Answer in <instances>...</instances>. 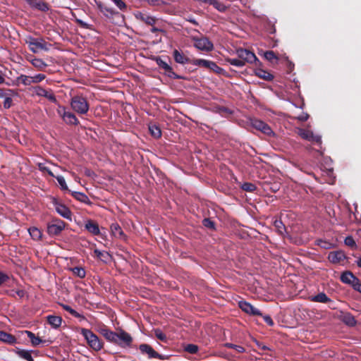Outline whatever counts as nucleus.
<instances>
[{
	"mask_svg": "<svg viewBox=\"0 0 361 361\" xmlns=\"http://www.w3.org/2000/svg\"><path fill=\"white\" fill-rule=\"evenodd\" d=\"M310 301L315 302H321V303H329V307L331 308H334L332 307V305L334 304V301L329 298L326 293H319L317 295L311 296L310 298Z\"/></svg>",
	"mask_w": 361,
	"mask_h": 361,
	"instance_id": "nucleus-18",
	"label": "nucleus"
},
{
	"mask_svg": "<svg viewBox=\"0 0 361 361\" xmlns=\"http://www.w3.org/2000/svg\"><path fill=\"white\" fill-rule=\"evenodd\" d=\"M46 78V75L44 74H37L35 76H32V83H38L41 81L44 80Z\"/></svg>",
	"mask_w": 361,
	"mask_h": 361,
	"instance_id": "nucleus-54",
	"label": "nucleus"
},
{
	"mask_svg": "<svg viewBox=\"0 0 361 361\" xmlns=\"http://www.w3.org/2000/svg\"><path fill=\"white\" fill-rule=\"evenodd\" d=\"M80 334L86 340L89 346L95 351H99L103 348V342L90 329L82 328Z\"/></svg>",
	"mask_w": 361,
	"mask_h": 361,
	"instance_id": "nucleus-3",
	"label": "nucleus"
},
{
	"mask_svg": "<svg viewBox=\"0 0 361 361\" xmlns=\"http://www.w3.org/2000/svg\"><path fill=\"white\" fill-rule=\"evenodd\" d=\"M267 31L269 34H274L276 32V28L274 25H269V27L267 28Z\"/></svg>",
	"mask_w": 361,
	"mask_h": 361,
	"instance_id": "nucleus-62",
	"label": "nucleus"
},
{
	"mask_svg": "<svg viewBox=\"0 0 361 361\" xmlns=\"http://www.w3.org/2000/svg\"><path fill=\"white\" fill-rule=\"evenodd\" d=\"M238 305L240 308L247 314L252 316H262V312L250 302L243 300L238 302Z\"/></svg>",
	"mask_w": 361,
	"mask_h": 361,
	"instance_id": "nucleus-15",
	"label": "nucleus"
},
{
	"mask_svg": "<svg viewBox=\"0 0 361 361\" xmlns=\"http://www.w3.org/2000/svg\"><path fill=\"white\" fill-rule=\"evenodd\" d=\"M29 49L34 54L39 52V50L49 51L51 44L47 42L43 38L37 39L36 42L30 44Z\"/></svg>",
	"mask_w": 361,
	"mask_h": 361,
	"instance_id": "nucleus-14",
	"label": "nucleus"
},
{
	"mask_svg": "<svg viewBox=\"0 0 361 361\" xmlns=\"http://www.w3.org/2000/svg\"><path fill=\"white\" fill-rule=\"evenodd\" d=\"M57 113L66 124L73 126H78L80 124V121L76 116L73 112L67 111L65 106H59Z\"/></svg>",
	"mask_w": 361,
	"mask_h": 361,
	"instance_id": "nucleus-6",
	"label": "nucleus"
},
{
	"mask_svg": "<svg viewBox=\"0 0 361 361\" xmlns=\"http://www.w3.org/2000/svg\"><path fill=\"white\" fill-rule=\"evenodd\" d=\"M154 61H156L157 66L162 68L164 71L165 74L171 78L173 79H183V77L176 74L172 67L169 66L166 61L162 60L160 56H157L154 58Z\"/></svg>",
	"mask_w": 361,
	"mask_h": 361,
	"instance_id": "nucleus-8",
	"label": "nucleus"
},
{
	"mask_svg": "<svg viewBox=\"0 0 361 361\" xmlns=\"http://www.w3.org/2000/svg\"><path fill=\"white\" fill-rule=\"evenodd\" d=\"M298 135L305 140L314 142L319 146L322 145V137L320 135H314L312 131L300 128L298 130Z\"/></svg>",
	"mask_w": 361,
	"mask_h": 361,
	"instance_id": "nucleus-11",
	"label": "nucleus"
},
{
	"mask_svg": "<svg viewBox=\"0 0 361 361\" xmlns=\"http://www.w3.org/2000/svg\"><path fill=\"white\" fill-rule=\"evenodd\" d=\"M38 167L39 171L47 173L51 177H55L52 171L47 166H44V164L39 163Z\"/></svg>",
	"mask_w": 361,
	"mask_h": 361,
	"instance_id": "nucleus-53",
	"label": "nucleus"
},
{
	"mask_svg": "<svg viewBox=\"0 0 361 361\" xmlns=\"http://www.w3.org/2000/svg\"><path fill=\"white\" fill-rule=\"evenodd\" d=\"M298 120L300 121H306L309 118V114L307 113H302L297 117Z\"/></svg>",
	"mask_w": 361,
	"mask_h": 361,
	"instance_id": "nucleus-61",
	"label": "nucleus"
},
{
	"mask_svg": "<svg viewBox=\"0 0 361 361\" xmlns=\"http://www.w3.org/2000/svg\"><path fill=\"white\" fill-rule=\"evenodd\" d=\"M63 308L68 312L72 316L76 317V318H82L84 319V317L82 316L80 313H78L77 311H75V310H73V308H71L70 306L68 305H63Z\"/></svg>",
	"mask_w": 361,
	"mask_h": 361,
	"instance_id": "nucleus-43",
	"label": "nucleus"
},
{
	"mask_svg": "<svg viewBox=\"0 0 361 361\" xmlns=\"http://www.w3.org/2000/svg\"><path fill=\"white\" fill-rule=\"evenodd\" d=\"M0 341L9 345H13L17 340L13 335L0 330Z\"/></svg>",
	"mask_w": 361,
	"mask_h": 361,
	"instance_id": "nucleus-23",
	"label": "nucleus"
},
{
	"mask_svg": "<svg viewBox=\"0 0 361 361\" xmlns=\"http://www.w3.org/2000/svg\"><path fill=\"white\" fill-rule=\"evenodd\" d=\"M191 64L200 67H204L216 73H221L223 71V69L215 62L203 59H194L191 61Z\"/></svg>",
	"mask_w": 361,
	"mask_h": 361,
	"instance_id": "nucleus-5",
	"label": "nucleus"
},
{
	"mask_svg": "<svg viewBox=\"0 0 361 361\" xmlns=\"http://www.w3.org/2000/svg\"><path fill=\"white\" fill-rule=\"evenodd\" d=\"M97 8L106 17L111 18L115 14L118 13L112 8L108 7L102 2L97 3Z\"/></svg>",
	"mask_w": 361,
	"mask_h": 361,
	"instance_id": "nucleus-21",
	"label": "nucleus"
},
{
	"mask_svg": "<svg viewBox=\"0 0 361 361\" xmlns=\"http://www.w3.org/2000/svg\"><path fill=\"white\" fill-rule=\"evenodd\" d=\"M351 286L355 290L361 293V282L357 277H356L355 281H353V283L351 284Z\"/></svg>",
	"mask_w": 361,
	"mask_h": 361,
	"instance_id": "nucleus-56",
	"label": "nucleus"
},
{
	"mask_svg": "<svg viewBox=\"0 0 361 361\" xmlns=\"http://www.w3.org/2000/svg\"><path fill=\"white\" fill-rule=\"evenodd\" d=\"M109 330V329L108 328H106V326H104V327L99 329V332L100 334H102L104 336L105 335V334L107 333V331Z\"/></svg>",
	"mask_w": 361,
	"mask_h": 361,
	"instance_id": "nucleus-63",
	"label": "nucleus"
},
{
	"mask_svg": "<svg viewBox=\"0 0 361 361\" xmlns=\"http://www.w3.org/2000/svg\"><path fill=\"white\" fill-rule=\"evenodd\" d=\"M16 353L21 358L27 361H34V359L31 355V352L23 349H17Z\"/></svg>",
	"mask_w": 361,
	"mask_h": 361,
	"instance_id": "nucleus-31",
	"label": "nucleus"
},
{
	"mask_svg": "<svg viewBox=\"0 0 361 361\" xmlns=\"http://www.w3.org/2000/svg\"><path fill=\"white\" fill-rule=\"evenodd\" d=\"M16 82L18 83H22L25 86L31 85L32 84V76H27L22 74L16 78Z\"/></svg>",
	"mask_w": 361,
	"mask_h": 361,
	"instance_id": "nucleus-34",
	"label": "nucleus"
},
{
	"mask_svg": "<svg viewBox=\"0 0 361 361\" xmlns=\"http://www.w3.org/2000/svg\"><path fill=\"white\" fill-rule=\"evenodd\" d=\"M149 130L152 136L154 138H159L161 136V128L156 124H150L149 126Z\"/></svg>",
	"mask_w": 361,
	"mask_h": 361,
	"instance_id": "nucleus-32",
	"label": "nucleus"
},
{
	"mask_svg": "<svg viewBox=\"0 0 361 361\" xmlns=\"http://www.w3.org/2000/svg\"><path fill=\"white\" fill-rule=\"evenodd\" d=\"M9 280H10V276L8 274L0 271V286H1L3 284L6 283Z\"/></svg>",
	"mask_w": 361,
	"mask_h": 361,
	"instance_id": "nucleus-58",
	"label": "nucleus"
},
{
	"mask_svg": "<svg viewBox=\"0 0 361 361\" xmlns=\"http://www.w3.org/2000/svg\"><path fill=\"white\" fill-rule=\"evenodd\" d=\"M155 336L164 343H167L168 338L165 334L162 332V331L159 329H155L154 330Z\"/></svg>",
	"mask_w": 361,
	"mask_h": 361,
	"instance_id": "nucleus-39",
	"label": "nucleus"
},
{
	"mask_svg": "<svg viewBox=\"0 0 361 361\" xmlns=\"http://www.w3.org/2000/svg\"><path fill=\"white\" fill-rule=\"evenodd\" d=\"M241 188L246 192H254L257 189V187L252 183L245 182L242 185Z\"/></svg>",
	"mask_w": 361,
	"mask_h": 361,
	"instance_id": "nucleus-45",
	"label": "nucleus"
},
{
	"mask_svg": "<svg viewBox=\"0 0 361 361\" xmlns=\"http://www.w3.org/2000/svg\"><path fill=\"white\" fill-rule=\"evenodd\" d=\"M236 54L238 58L243 61L244 65H245L246 63H255L256 64L257 63H260L255 54L247 49L239 48L236 50Z\"/></svg>",
	"mask_w": 361,
	"mask_h": 361,
	"instance_id": "nucleus-7",
	"label": "nucleus"
},
{
	"mask_svg": "<svg viewBox=\"0 0 361 361\" xmlns=\"http://www.w3.org/2000/svg\"><path fill=\"white\" fill-rule=\"evenodd\" d=\"M225 346L228 348H233L234 349L237 353H243L245 351V349L244 347L241 345H235L230 343H225Z\"/></svg>",
	"mask_w": 361,
	"mask_h": 361,
	"instance_id": "nucleus-44",
	"label": "nucleus"
},
{
	"mask_svg": "<svg viewBox=\"0 0 361 361\" xmlns=\"http://www.w3.org/2000/svg\"><path fill=\"white\" fill-rule=\"evenodd\" d=\"M18 93L11 89H2L0 88V98H5L8 95H17Z\"/></svg>",
	"mask_w": 361,
	"mask_h": 361,
	"instance_id": "nucleus-41",
	"label": "nucleus"
},
{
	"mask_svg": "<svg viewBox=\"0 0 361 361\" xmlns=\"http://www.w3.org/2000/svg\"><path fill=\"white\" fill-rule=\"evenodd\" d=\"M226 61L229 63L231 65H233L236 67H243L244 66L243 61L240 60V59H227Z\"/></svg>",
	"mask_w": 361,
	"mask_h": 361,
	"instance_id": "nucleus-47",
	"label": "nucleus"
},
{
	"mask_svg": "<svg viewBox=\"0 0 361 361\" xmlns=\"http://www.w3.org/2000/svg\"><path fill=\"white\" fill-rule=\"evenodd\" d=\"M264 322L269 325V326H273L274 325V322L271 317L269 315H263L262 316Z\"/></svg>",
	"mask_w": 361,
	"mask_h": 361,
	"instance_id": "nucleus-60",
	"label": "nucleus"
},
{
	"mask_svg": "<svg viewBox=\"0 0 361 361\" xmlns=\"http://www.w3.org/2000/svg\"><path fill=\"white\" fill-rule=\"evenodd\" d=\"M135 16L136 19L144 22L145 24L149 25L152 26L157 22V19L154 17L151 16L145 13L137 12L135 14Z\"/></svg>",
	"mask_w": 361,
	"mask_h": 361,
	"instance_id": "nucleus-20",
	"label": "nucleus"
},
{
	"mask_svg": "<svg viewBox=\"0 0 361 361\" xmlns=\"http://www.w3.org/2000/svg\"><path fill=\"white\" fill-rule=\"evenodd\" d=\"M209 5L213 6L217 11L222 13L225 12L228 8L226 6L218 0H212Z\"/></svg>",
	"mask_w": 361,
	"mask_h": 361,
	"instance_id": "nucleus-35",
	"label": "nucleus"
},
{
	"mask_svg": "<svg viewBox=\"0 0 361 361\" xmlns=\"http://www.w3.org/2000/svg\"><path fill=\"white\" fill-rule=\"evenodd\" d=\"M71 109L78 114L85 115L90 109L87 99L81 94L73 96L70 101Z\"/></svg>",
	"mask_w": 361,
	"mask_h": 361,
	"instance_id": "nucleus-2",
	"label": "nucleus"
},
{
	"mask_svg": "<svg viewBox=\"0 0 361 361\" xmlns=\"http://www.w3.org/2000/svg\"><path fill=\"white\" fill-rule=\"evenodd\" d=\"M194 41V46L199 50L210 51L214 49L213 43L206 37L192 38Z\"/></svg>",
	"mask_w": 361,
	"mask_h": 361,
	"instance_id": "nucleus-9",
	"label": "nucleus"
},
{
	"mask_svg": "<svg viewBox=\"0 0 361 361\" xmlns=\"http://www.w3.org/2000/svg\"><path fill=\"white\" fill-rule=\"evenodd\" d=\"M341 319L344 324L349 326H354L357 324L355 317L350 312L342 313Z\"/></svg>",
	"mask_w": 361,
	"mask_h": 361,
	"instance_id": "nucleus-24",
	"label": "nucleus"
},
{
	"mask_svg": "<svg viewBox=\"0 0 361 361\" xmlns=\"http://www.w3.org/2000/svg\"><path fill=\"white\" fill-rule=\"evenodd\" d=\"M32 6L42 11H47L49 10L48 4L42 1L35 3Z\"/></svg>",
	"mask_w": 361,
	"mask_h": 361,
	"instance_id": "nucleus-50",
	"label": "nucleus"
},
{
	"mask_svg": "<svg viewBox=\"0 0 361 361\" xmlns=\"http://www.w3.org/2000/svg\"><path fill=\"white\" fill-rule=\"evenodd\" d=\"M55 209L57 213L61 215L62 217L71 220L72 213L70 209L66 207L65 204L58 202L55 201L54 203Z\"/></svg>",
	"mask_w": 361,
	"mask_h": 361,
	"instance_id": "nucleus-16",
	"label": "nucleus"
},
{
	"mask_svg": "<svg viewBox=\"0 0 361 361\" xmlns=\"http://www.w3.org/2000/svg\"><path fill=\"white\" fill-rule=\"evenodd\" d=\"M104 337L108 341L122 348L130 346L133 342V338L130 334L123 329H121L118 333L109 329Z\"/></svg>",
	"mask_w": 361,
	"mask_h": 361,
	"instance_id": "nucleus-1",
	"label": "nucleus"
},
{
	"mask_svg": "<svg viewBox=\"0 0 361 361\" xmlns=\"http://www.w3.org/2000/svg\"><path fill=\"white\" fill-rule=\"evenodd\" d=\"M84 227L92 235H101L99 226L97 221L92 219H87L85 222Z\"/></svg>",
	"mask_w": 361,
	"mask_h": 361,
	"instance_id": "nucleus-17",
	"label": "nucleus"
},
{
	"mask_svg": "<svg viewBox=\"0 0 361 361\" xmlns=\"http://www.w3.org/2000/svg\"><path fill=\"white\" fill-rule=\"evenodd\" d=\"M35 90L36 95L39 97H44L52 103H58L56 97L51 90H46L41 86L35 87Z\"/></svg>",
	"mask_w": 361,
	"mask_h": 361,
	"instance_id": "nucleus-13",
	"label": "nucleus"
},
{
	"mask_svg": "<svg viewBox=\"0 0 361 361\" xmlns=\"http://www.w3.org/2000/svg\"><path fill=\"white\" fill-rule=\"evenodd\" d=\"M72 195L73 197L80 201L81 202L87 203L90 202L88 197L83 192H73Z\"/></svg>",
	"mask_w": 361,
	"mask_h": 361,
	"instance_id": "nucleus-36",
	"label": "nucleus"
},
{
	"mask_svg": "<svg viewBox=\"0 0 361 361\" xmlns=\"http://www.w3.org/2000/svg\"><path fill=\"white\" fill-rule=\"evenodd\" d=\"M37 38H35L31 35H27L25 37L24 41L26 44H27L28 47H30L33 42H36Z\"/></svg>",
	"mask_w": 361,
	"mask_h": 361,
	"instance_id": "nucleus-59",
	"label": "nucleus"
},
{
	"mask_svg": "<svg viewBox=\"0 0 361 361\" xmlns=\"http://www.w3.org/2000/svg\"><path fill=\"white\" fill-rule=\"evenodd\" d=\"M345 245L350 247L353 249H355L357 247L356 243L353 238L350 235L347 236L344 240Z\"/></svg>",
	"mask_w": 361,
	"mask_h": 361,
	"instance_id": "nucleus-48",
	"label": "nucleus"
},
{
	"mask_svg": "<svg viewBox=\"0 0 361 361\" xmlns=\"http://www.w3.org/2000/svg\"><path fill=\"white\" fill-rule=\"evenodd\" d=\"M47 321L53 328H59L62 323V318L59 316L49 315L47 317Z\"/></svg>",
	"mask_w": 361,
	"mask_h": 361,
	"instance_id": "nucleus-29",
	"label": "nucleus"
},
{
	"mask_svg": "<svg viewBox=\"0 0 361 361\" xmlns=\"http://www.w3.org/2000/svg\"><path fill=\"white\" fill-rule=\"evenodd\" d=\"M255 75L266 81H271L274 79V75L269 72L262 68H256L255 70Z\"/></svg>",
	"mask_w": 361,
	"mask_h": 361,
	"instance_id": "nucleus-27",
	"label": "nucleus"
},
{
	"mask_svg": "<svg viewBox=\"0 0 361 361\" xmlns=\"http://www.w3.org/2000/svg\"><path fill=\"white\" fill-rule=\"evenodd\" d=\"M70 271L73 272L74 275L79 277L80 279H84L86 276V271L83 267H75L70 269Z\"/></svg>",
	"mask_w": 361,
	"mask_h": 361,
	"instance_id": "nucleus-33",
	"label": "nucleus"
},
{
	"mask_svg": "<svg viewBox=\"0 0 361 361\" xmlns=\"http://www.w3.org/2000/svg\"><path fill=\"white\" fill-rule=\"evenodd\" d=\"M30 236L34 240H39L42 237V233L39 229L36 227H31L28 230Z\"/></svg>",
	"mask_w": 361,
	"mask_h": 361,
	"instance_id": "nucleus-37",
	"label": "nucleus"
},
{
	"mask_svg": "<svg viewBox=\"0 0 361 361\" xmlns=\"http://www.w3.org/2000/svg\"><path fill=\"white\" fill-rule=\"evenodd\" d=\"M202 224L206 228H210L212 230H215V223L214 221L211 220L209 218H205L202 221Z\"/></svg>",
	"mask_w": 361,
	"mask_h": 361,
	"instance_id": "nucleus-49",
	"label": "nucleus"
},
{
	"mask_svg": "<svg viewBox=\"0 0 361 361\" xmlns=\"http://www.w3.org/2000/svg\"><path fill=\"white\" fill-rule=\"evenodd\" d=\"M328 258L331 262L337 264L344 259L345 255L342 252H331Z\"/></svg>",
	"mask_w": 361,
	"mask_h": 361,
	"instance_id": "nucleus-28",
	"label": "nucleus"
},
{
	"mask_svg": "<svg viewBox=\"0 0 361 361\" xmlns=\"http://www.w3.org/2000/svg\"><path fill=\"white\" fill-rule=\"evenodd\" d=\"M25 333L27 335V337L30 338L33 346H37L44 342L42 338H40L39 336H36L34 333L30 331H25Z\"/></svg>",
	"mask_w": 361,
	"mask_h": 361,
	"instance_id": "nucleus-30",
	"label": "nucleus"
},
{
	"mask_svg": "<svg viewBox=\"0 0 361 361\" xmlns=\"http://www.w3.org/2000/svg\"><path fill=\"white\" fill-rule=\"evenodd\" d=\"M252 126L256 130L261 131L262 133L268 136H274V133L271 130V127L267 123H264L261 120H252Z\"/></svg>",
	"mask_w": 361,
	"mask_h": 361,
	"instance_id": "nucleus-12",
	"label": "nucleus"
},
{
	"mask_svg": "<svg viewBox=\"0 0 361 361\" xmlns=\"http://www.w3.org/2000/svg\"><path fill=\"white\" fill-rule=\"evenodd\" d=\"M67 224L60 219H54L47 224V232L49 236L54 237L61 234Z\"/></svg>",
	"mask_w": 361,
	"mask_h": 361,
	"instance_id": "nucleus-4",
	"label": "nucleus"
},
{
	"mask_svg": "<svg viewBox=\"0 0 361 361\" xmlns=\"http://www.w3.org/2000/svg\"><path fill=\"white\" fill-rule=\"evenodd\" d=\"M199 347L195 344H188L184 347V350L190 353L195 354L198 352Z\"/></svg>",
	"mask_w": 361,
	"mask_h": 361,
	"instance_id": "nucleus-46",
	"label": "nucleus"
},
{
	"mask_svg": "<svg viewBox=\"0 0 361 361\" xmlns=\"http://www.w3.org/2000/svg\"><path fill=\"white\" fill-rule=\"evenodd\" d=\"M14 95H8L6 96V97H5L4 99V107L6 109H9L11 106H12V104H13V100H12V97H13Z\"/></svg>",
	"mask_w": 361,
	"mask_h": 361,
	"instance_id": "nucleus-55",
	"label": "nucleus"
},
{
	"mask_svg": "<svg viewBox=\"0 0 361 361\" xmlns=\"http://www.w3.org/2000/svg\"><path fill=\"white\" fill-rule=\"evenodd\" d=\"M59 184L61 186V190H68V185L66 183L65 178L61 176H55Z\"/></svg>",
	"mask_w": 361,
	"mask_h": 361,
	"instance_id": "nucleus-51",
	"label": "nucleus"
},
{
	"mask_svg": "<svg viewBox=\"0 0 361 361\" xmlns=\"http://www.w3.org/2000/svg\"><path fill=\"white\" fill-rule=\"evenodd\" d=\"M264 56L267 61H269L270 62H273L274 60L278 61V59H279L276 54L273 51H265L264 53Z\"/></svg>",
	"mask_w": 361,
	"mask_h": 361,
	"instance_id": "nucleus-40",
	"label": "nucleus"
},
{
	"mask_svg": "<svg viewBox=\"0 0 361 361\" xmlns=\"http://www.w3.org/2000/svg\"><path fill=\"white\" fill-rule=\"evenodd\" d=\"M121 11H125L127 8L126 3L123 0H111Z\"/></svg>",
	"mask_w": 361,
	"mask_h": 361,
	"instance_id": "nucleus-57",
	"label": "nucleus"
},
{
	"mask_svg": "<svg viewBox=\"0 0 361 361\" xmlns=\"http://www.w3.org/2000/svg\"><path fill=\"white\" fill-rule=\"evenodd\" d=\"M214 111L215 113H218L221 116L224 114H231L233 112L228 108L222 106H216L214 107Z\"/></svg>",
	"mask_w": 361,
	"mask_h": 361,
	"instance_id": "nucleus-38",
	"label": "nucleus"
},
{
	"mask_svg": "<svg viewBox=\"0 0 361 361\" xmlns=\"http://www.w3.org/2000/svg\"><path fill=\"white\" fill-rule=\"evenodd\" d=\"M274 226L277 229L278 232L281 235L283 233V232L286 231V227H285L283 223L282 222V221L280 219L276 220L274 222Z\"/></svg>",
	"mask_w": 361,
	"mask_h": 361,
	"instance_id": "nucleus-42",
	"label": "nucleus"
},
{
	"mask_svg": "<svg viewBox=\"0 0 361 361\" xmlns=\"http://www.w3.org/2000/svg\"><path fill=\"white\" fill-rule=\"evenodd\" d=\"M95 255L100 259L105 261V259L109 257V253L106 252H102L99 250L95 249L94 250Z\"/></svg>",
	"mask_w": 361,
	"mask_h": 361,
	"instance_id": "nucleus-52",
	"label": "nucleus"
},
{
	"mask_svg": "<svg viewBox=\"0 0 361 361\" xmlns=\"http://www.w3.org/2000/svg\"><path fill=\"white\" fill-rule=\"evenodd\" d=\"M139 350L143 355H147L148 358H157L159 360H165L166 357L164 355H161L155 351L153 348L147 343H142L139 345Z\"/></svg>",
	"mask_w": 361,
	"mask_h": 361,
	"instance_id": "nucleus-10",
	"label": "nucleus"
},
{
	"mask_svg": "<svg viewBox=\"0 0 361 361\" xmlns=\"http://www.w3.org/2000/svg\"><path fill=\"white\" fill-rule=\"evenodd\" d=\"M111 233L112 235H114L115 238L126 240V235L124 233L123 229L117 223H114L111 225Z\"/></svg>",
	"mask_w": 361,
	"mask_h": 361,
	"instance_id": "nucleus-19",
	"label": "nucleus"
},
{
	"mask_svg": "<svg viewBox=\"0 0 361 361\" xmlns=\"http://www.w3.org/2000/svg\"><path fill=\"white\" fill-rule=\"evenodd\" d=\"M173 56L176 63L180 64L191 63V61L188 57L185 56L183 53H180L178 50L175 49L173 51Z\"/></svg>",
	"mask_w": 361,
	"mask_h": 361,
	"instance_id": "nucleus-22",
	"label": "nucleus"
},
{
	"mask_svg": "<svg viewBox=\"0 0 361 361\" xmlns=\"http://www.w3.org/2000/svg\"><path fill=\"white\" fill-rule=\"evenodd\" d=\"M78 23H79V25L82 27H84V28H87L88 26H87V24L85 22H83L82 20H77Z\"/></svg>",
	"mask_w": 361,
	"mask_h": 361,
	"instance_id": "nucleus-64",
	"label": "nucleus"
},
{
	"mask_svg": "<svg viewBox=\"0 0 361 361\" xmlns=\"http://www.w3.org/2000/svg\"><path fill=\"white\" fill-rule=\"evenodd\" d=\"M355 279L356 276L350 271H345L343 272L340 278L341 281L343 283L348 284L350 286Z\"/></svg>",
	"mask_w": 361,
	"mask_h": 361,
	"instance_id": "nucleus-25",
	"label": "nucleus"
},
{
	"mask_svg": "<svg viewBox=\"0 0 361 361\" xmlns=\"http://www.w3.org/2000/svg\"><path fill=\"white\" fill-rule=\"evenodd\" d=\"M27 60L31 63V64L36 68L38 71H44L47 64L41 59L33 57L32 59H27Z\"/></svg>",
	"mask_w": 361,
	"mask_h": 361,
	"instance_id": "nucleus-26",
	"label": "nucleus"
}]
</instances>
